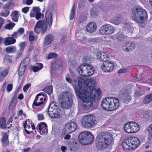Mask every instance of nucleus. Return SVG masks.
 <instances>
[{
    "label": "nucleus",
    "mask_w": 152,
    "mask_h": 152,
    "mask_svg": "<svg viewBox=\"0 0 152 152\" xmlns=\"http://www.w3.org/2000/svg\"><path fill=\"white\" fill-rule=\"evenodd\" d=\"M33 34V31H31L29 35L28 39L31 43H32L33 42L37 40V36L36 35L34 36L33 35H32Z\"/></svg>",
    "instance_id": "f704fd0d"
},
{
    "label": "nucleus",
    "mask_w": 152,
    "mask_h": 152,
    "mask_svg": "<svg viewBox=\"0 0 152 152\" xmlns=\"http://www.w3.org/2000/svg\"><path fill=\"white\" fill-rule=\"evenodd\" d=\"M67 147L70 150L74 151L77 148V143L75 141H69L68 142Z\"/></svg>",
    "instance_id": "412c9836"
},
{
    "label": "nucleus",
    "mask_w": 152,
    "mask_h": 152,
    "mask_svg": "<svg viewBox=\"0 0 152 152\" xmlns=\"http://www.w3.org/2000/svg\"><path fill=\"white\" fill-rule=\"evenodd\" d=\"M152 101V94L147 95L144 98L143 103L144 104H148Z\"/></svg>",
    "instance_id": "72a5a7b5"
},
{
    "label": "nucleus",
    "mask_w": 152,
    "mask_h": 152,
    "mask_svg": "<svg viewBox=\"0 0 152 152\" xmlns=\"http://www.w3.org/2000/svg\"><path fill=\"white\" fill-rule=\"evenodd\" d=\"M127 69L125 68L121 69L118 71V73L121 74L123 73H125L127 72Z\"/></svg>",
    "instance_id": "13d9d810"
},
{
    "label": "nucleus",
    "mask_w": 152,
    "mask_h": 152,
    "mask_svg": "<svg viewBox=\"0 0 152 152\" xmlns=\"http://www.w3.org/2000/svg\"><path fill=\"white\" fill-rule=\"evenodd\" d=\"M97 25L94 22H91L88 23L86 27V30L87 32L91 33L94 32L97 28Z\"/></svg>",
    "instance_id": "f3484780"
},
{
    "label": "nucleus",
    "mask_w": 152,
    "mask_h": 152,
    "mask_svg": "<svg viewBox=\"0 0 152 152\" xmlns=\"http://www.w3.org/2000/svg\"><path fill=\"white\" fill-rule=\"evenodd\" d=\"M115 37L117 40L121 41L126 38V36L122 33L119 32L115 35Z\"/></svg>",
    "instance_id": "c85d7f7f"
},
{
    "label": "nucleus",
    "mask_w": 152,
    "mask_h": 152,
    "mask_svg": "<svg viewBox=\"0 0 152 152\" xmlns=\"http://www.w3.org/2000/svg\"><path fill=\"white\" fill-rule=\"evenodd\" d=\"M58 100L61 107L63 109H68L72 105V100L69 94L67 92H61L59 95Z\"/></svg>",
    "instance_id": "39448f33"
},
{
    "label": "nucleus",
    "mask_w": 152,
    "mask_h": 152,
    "mask_svg": "<svg viewBox=\"0 0 152 152\" xmlns=\"http://www.w3.org/2000/svg\"><path fill=\"white\" fill-rule=\"evenodd\" d=\"M29 8L28 7H25L22 9V11L23 13H26L28 11Z\"/></svg>",
    "instance_id": "680f3d73"
},
{
    "label": "nucleus",
    "mask_w": 152,
    "mask_h": 152,
    "mask_svg": "<svg viewBox=\"0 0 152 152\" xmlns=\"http://www.w3.org/2000/svg\"><path fill=\"white\" fill-rule=\"evenodd\" d=\"M69 73L67 74L66 76V79L67 82L71 83L72 82V80L69 77Z\"/></svg>",
    "instance_id": "5fc2aeb1"
},
{
    "label": "nucleus",
    "mask_w": 152,
    "mask_h": 152,
    "mask_svg": "<svg viewBox=\"0 0 152 152\" xmlns=\"http://www.w3.org/2000/svg\"><path fill=\"white\" fill-rule=\"evenodd\" d=\"M111 108L112 110H116L120 105L119 101L117 98L115 97H110Z\"/></svg>",
    "instance_id": "2eb2a0df"
},
{
    "label": "nucleus",
    "mask_w": 152,
    "mask_h": 152,
    "mask_svg": "<svg viewBox=\"0 0 152 152\" xmlns=\"http://www.w3.org/2000/svg\"><path fill=\"white\" fill-rule=\"evenodd\" d=\"M85 67L86 69L85 72L87 73V75H88V76H91L94 74V69L91 65H90L89 64L88 65H81L80 66L78 67L77 70L78 73L81 76V77H82L83 78L84 77H86L87 79L91 80L92 82L91 84L92 83H93L95 85L94 83H93V82L92 81L91 79H88L87 77L85 76L84 77L83 75L82 76V74L83 72L84 71L83 69Z\"/></svg>",
    "instance_id": "6e6552de"
},
{
    "label": "nucleus",
    "mask_w": 152,
    "mask_h": 152,
    "mask_svg": "<svg viewBox=\"0 0 152 152\" xmlns=\"http://www.w3.org/2000/svg\"><path fill=\"white\" fill-rule=\"evenodd\" d=\"M121 99L123 102L128 103L132 99L130 93L127 92V91H126V92L124 91L121 95Z\"/></svg>",
    "instance_id": "a211bd4d"
},
{
    "label": "nucleus",
    "mask_w": 152,
    "mask_h": 152,
    "mask_svg": "<svg viewBox=\"0 0 152 152\" xmlns=\"http://www.w3.org/2000/svg\"><path fill=\"white\" fill-rule=\"evenodd\" d=\"M16 50V48L15 46H10L5 48V51L7 53H13Z\"/></svg>",
    "instance_id": "473e14b6"
},
{
    "label": "nucleus",
    "mask_w": 152,
    "mask_h": 152,
    "mask_svg": "<svg viewBox=\"0 0 152 152\" xmlns=\"http://www.w3.org/2000/svg\"><path fill=\"white\" fill-rule=\"evenodd\" d=\"M4 60V61H6L9 63H11L12 61V56L8 55H6L5 56Z\"/></svg>",
    "instance_id": "79ce46f5"
},
{
    "label": "nucleus",
    "mask_w": 152,
    "mask_h": 152,
    "mask_svg": "<svg viewBox=\"0 0 152 152\" xmlns=\"http://www.w3.org/2000/svg\"><path fill=\"white\" fill-rule=\"evenodd\" d=\"M80 143L84 145L91 144L93 141V136L89 132H84L80 133L78 137Z\"/></svg>",
    "instance_id": "0eeeda50"
},
{
    "label": "nucleus",
    "mask_w": 152,
    "mask_h": 152,
    "mask_svg": "<svg viewBox=\"0 0 152 152\" xmlns=\"http://www.w3.org/2000/svg\"><path fill=\"white\" fill-rule=\"evenodd\" d=\"M133 124V121H131L126 124L124 126V129L127 133H133L132 131L133 130L132 126L133 125H131V124Z\"/></svg>",
    "instance_id": "b1692460"
},
{
    "label": "nucleus",
    "mask_w": 152,
    "mask_h": 152,
    "mask_svg": "<svg viewBox=\"0 0 152 152\" xmlns=\"http://www.w3.org/2000/svg\"><path fill=\"white\" fill-rule=\"evenodd\" d=\"M13 86L12 84H9L7 87V90L8 92H10L12 90Z\"/></svg>",
    "instance_id": "4d7b16f0"
},
{
    "label": "nucleus",
    "mask_w": 152,
    "mask_h": 152,
    "mask_svg": "<svg viewBox=\"0 0 152 152\" xmlns=\"http://www.w3.org/2000/svg\"><path fill=\"white\" fill-rule=\"evenodd\" d=\"M26 42H22L19 45V46L20 47V49L19 50L17 54V58H18L20 57L23 51L25 46H26Z\"/></svg>",
    "instance_id": "a878e982"
},
{
    "label": "nucleus",
    "mask_w": 152,
    "mask_h": 152,
    "mask_svg": "<svg viewBox=\"0 0 152 152\" xmlns=\"http://www.w3.org/2000/svg\"><path fill=\"white\" fill-rule=\"evenodd\" d=\"M133 137H129L123 141L121 145L124 149L132 150L133 149Z\"/></svg>",
    "instance_id": "9b49d317"
},
{
    "label": "nucleus",
    "mask_w": 152,
    "mask_h": 152,
    "mask_svg": "<svg viewBox=\"0 0 152 152\" xmlns=\"http://www.w3.org/2000/svg\"><path fill=\"white\" fill-rule=\"evenodd\" d=\"M148 130L149 133L152 135V124L148 127Z\"/></svg>",
    "instance_id": "774afa93"
},
{
    "label": "nucleus",
    "mask_w": 152,
    "mask_h": 152,
    "mask_svg": "<svg viewBox=\"0 0 152 152\" xmlns=\"http://www.w3.org/2000/svg\"><path fill=\"white\" fill-rule=\"evenodd\" d=\"M91 15L92 16H95L97 15V12L96 8H93L91 11Z\"/></svg>",
    "instance_id": "3c124183"
},
{
    "label": "nucleus",
    "mask_w": 152,
    "mask_h": 152,
    "mask_svg": "<svg viewBox=\"0 0 152 152\" xmlns=\"http://www.w3.org/2000/svg\"><path fill=\"white\" fill-rule=\"evenodd\" d=\"M10 13L9 11L5 10L4 11L1 12L0 13V15L3 17H7L9 15Z\"/></svg>",
    "instance_id": "09e8293b"
},
{
    "label": "nucleus",
    "mask_w": 152,
    "mask_h": 152,
    "mask_svg": "<svg viewBox=\"0 0 152 152\" xmlns=\"http://www.w3.org/2000/svg\"><path fill=\"white\" fill-rule=\"evenodd\" d=\"M42 91L48 94H50L53 91V88L51 86H48L44 88Z\"/></svg>",
    "instance_id": "4c0bfd02"
},
{
    "label": "nucleus",
    "mask_w": 152,
    "mask_h": 152,
    "mask_svg": "<svg viewBox=\"0 0 152 152\" xmlns=\"http://www.w3.org/2000/svg\"><path fill=\"white\" fill-rule=\"evenodd\" d=\"M17 32L19 36H20L23 34L24 32V29L23 28H19Z\"/></svg>",
    "instance_id": "864d4df0"
},
{
    "label": "nucleus",
    "mask_w": 152,
    "mask_h": 152,
    "mask_svg": "<svg viewBox=\"0 0 152 152\" xmlns=\"http://www.w3.org/2000/svg\"><path fill=\"white\" fill-rule=\"evenodd\" d=\"M1 141L3 145L4 146H7L8 145L9 143L8 135L6 133H4L3 134Z\"/></svg>",
    "instance_id": "bb28decb"
},
{
    "label": "nucleus",
    "mask_w": 152,
    "mask_h": 152,
    "mask_svg": "<svg viewBox=\"0 0 152 152\" xmlns=\"http://www.w3.org/2000/svg\"><path fill=\"white\" fill-rule=\"evenodd\" d=\"M54 110H56V112L55 113L56 115H57V114H58V115L60 114L59 115H58L57 117H56V118H60L62 116V113L61 110V107L55 109H54Z\"/></svg>",
    "instance_id": "c03bdc74"
},
{
    "label": "nucleus",
    "mask_w": 152,
    "mask_h": 152,
    "mask_svg": "<svg viewBox=\"0 0 152 152\" xmlns=\"http://www.w3.org/2000/svg\"><path fill=\"white\" fill-rule=\"evenodd\" d=\"M77 124L74 122H71L67 124L65 128L68 130V132L71 133L75 131L77 128Z\"/></svg>",
    "instance_id": "6ab92c4d"
},
{
    "label": "nucleus",
    "mask_w": 152,
    "mask_h": 152,
    "mask_svg": "<svg viewBox=\"0 0 152 152\" xmlns=\"http://www.w3.org/2000/svg\"><path fill=\"white\" fill-rule=\"evenodd\" d=\"M44 95L39 93L36 96L32 104V106H40L45 102L46 98H44Z\"/></svg>",
    "instance_id": "9d476101"
},
{
    "label": "nucleus",
    "mask_w": 152,
    "mask_h": 152,
    "mask_svg": "<svg viewBox=\"0 0 152 152\" xmlns=\"http://www.w3.org/2000/svg\"><path fill=\"white\" fill-rule=\"evenodd\" d=\"M119 85V81L117 80H113L111 82V87H113L117 86Z\"/></svg>",
    "instance_id": "de8ad7c7"
},
{
    "label": "nucleus",
    "mask_w": 152,
    "mask_h": 152,
    "mask_svg": "<svg viewBox=\"0 0 152 152\" xmlns=\"http://www.w3.org/2000/svg\"><path fill=\"white\" fill-rule=\"evenodd\" d=\"M6 127V118L4 117L0 118V128L5 129Z\"/></svg>",
    "instance_id": "2f4dec72"
},
{
    "label": "nucleus",
    "mask_w": 152,
    "mask_h": 152,
    "mask_svg": "<svg viewBox=\"0 0 152 152\" xmlns=\"http://www.w3.org/2000/svg\"><path fill=\"white\" fill-rule=\"evenodd\" d=\"M139 129V125L134 122V133L137 132Z\"/></svg>",
    "instance_id": "8fccbe9b"
},
{
    "label": "nucleus",
    "mask_w": 152,
    "mask_h": 152,
    "mask_svg": "<svg viewBox=\"0 0 152 152\" xmlns=\"http://www.w3.org/2000/svg\"><path fill=\"white\" fill-rule=\"evenodd\" d=\"M49 107L52 108V109H55L60 108V106L58 104L55 102H52L49 105Z\"/></svg>",
    "instance_id": "ea45409f"
},
{
    "label": "nucleus",
    "mask_w": 152,
    "mask_h": 152,
    "mask_svg": "<svg viewBox=\"0 0 152 152\" xmlns=\"http://www.w3.org/2000/svg\"><path fill=\"white\" fill-rule=\"evenodd\" d=\"M38 129L40 134L42 135L47 134L48 129L47 124L44 122H41L38 124Z\"/></svg>",
    "instance_id": "dca6fc26"
},
{
    "label": "nucleus",
    "mask_w": 152,
    "mask_h": 152,
    "mask_svg": "<svg viewBox=\"0 0 152 152\" xmlns=\"http://www.w3.org/2000/svg\"><path fill=\"white\" fill-rule=\"evenodd\" d=\"M38 119L39 120H43L44 119V117L43 115L42 114H39L37 115Z\"/></svg>",
    "instance_id": "e2e57ef3"
},
{
    "label": "nucleus",
    "mask_w": 152,
    "mask_h": 152,
    "mask_svg": "<svg viewBox=\"0 0 152 152\" xmlns=\"http://www.w3.org/2000/svg\"><path fill=\"white\" fill-rule=\"evenodd\" d=\"M140 142L138 139L136 137H134V150L139 146Z\"/></svg>",
    "instance_id": "e433bc0d"
},
{
    "label": "nucleus",
    "mask_w": 152,
    "mask_h": 152,
    "mask_svg": "<svg viewBox=\"0 0 152 152\" xmlns=\"http://www.w3.org/2000/svg\"><path fill=\"white\" fill-rule=\"evenodd\" d=\"M113 27L110 24H105L99 28V34L102 35H109L114 32Z\"/></svg>",
    "instance_id": "1a4fd4ad"
},
{
    "label": "nucleus",
    "mask_w": 152,
    "mask_h": 152,
    "mask_svg": "<svg viewBox=\"0 0 152 152\" xmlns=\"http://www.w3.org/2000/svg\"><path fill=\"white\" fill-rule=\"evenodd\" d=\"M110 97L104 99L101 102V106L102 108L107 111H112L111 108Z\"/></svg>",
    "instance_id": "4468645a"
},
{
    "label": "nucleus",
    "mask_w": 152,
    "mask_h": 152,
    "mask_svg": "<svg viewBox=\"0 0 152 152\" xmlns=\"http://www.w3.org/2000/svg\"><path fill=\"white\" fill-rule=\"evenodd\" d=\"M47 12V11H46L45 12V15ZM45 17L43 20H39L36 23L34 28V30L36 34H39L41 31L42 34L43 35L47 30L48 22V26L50 27L51 26L53 21L52 13H50L48 19L46 15Z\"/></svg>",
    "instance_id": "7ed1b4c3"
},
{
    "label": "nucleus",
    "mask_w": 152,
    "mask_h": 152,
    "mask_svg": "<svg viewBox=\"0 0 152 152\" xmlns=\"http://www.w3.org/2000/svg\"><path fill=\"white\" fill-rule=\"evenodd\" d=\"M143 93L142 91H136L135 94V97L137 98H139L143 95Z\"/></svg>",
    "instance_id": "49530a36"
},
{
    "label": "nucleus",
    "mask_w": 152,
    "mask_h": 152,
    "mask_svg": "<svg viewBox=\"0 0 152 152\" xmlns=\"http://www.w3.org/2000/svg\"><path fill=\"white\" fill-rule=\"evenodd\" d=\"M23 1L26 2L27 5H31L33 2V0H23Z\"/></svg>",
    "instance_id": "052dcab7"
},
{
    "label": "nucleus",
    "mask_w": 152,
    "mask_h": 152,
    "mask_svg": "<svg viewBox=\"0 0 152 152\" xmlns=\"http://www.w3.org/2000/svg\"><path fill=\"white\" fill-rule=\"evenodd\" d=\"M31 86V84L28 83L26 85L23 87V91L24 92L26 91Z\"/></svg>",
    "instance_id": "6e6d98bb"
},
{
    "label": "nucleus",
    "mask_w": 152,
    "mask_h": 152,
    "mask_svg": "<svg viewBox=\"0 0 152 152\" xmlns=\"http://www.w3.org/2000/svg\"><path fill=\"white\" fill-rule=\"evenodd\" d=\"M133 48L132 46H129L126 48L124 50V51L126 52H128L132 51Z\"/></svg>",
    "instance_id": "bf43d9fd"
},
{
    "label": "nucleus",
    "mask_w": 152,
    "mask_h": 152,
    "mask_svg": "<svg viewBox=\"0 0 152 152\" xmlns=\"http://www.w3.org/2000/svg\"><path fill=\"white\" fill-rule=\"evenodd\" d=\"M91 80L86 77H79L78 85L75 88V92L83 102L82 107L84 110L90 108L93 105V102L97 101L101 97L100 89H96L95 85Z\"/></svg>",
    "instance_id": "f257e3e1"
},
{
    "label": "nucleus",
    "mask_w": 152,
    "mask_h": 152,
    "mask_svg": "<svg viewBox=\"0 0 152 152\" xmlns=\"http://www.w3.org/2000/svg\"><path fill=\"white\" fill-rule=\"evenodd\" d=\"M58 56L57 54L55 53H50L48 55L47 58L48 59H50L52 58H56Z\"/></svg>",
    "instance_id": "a18cd8bd"
},
{
    "label": "nucleus",
    "mask_w": 152,
    "mask_h": 152,
    "mask_svg": "<svg viewBox=\"0 0 152 152\" xmlns=\"http://www.w3.org/2000/svg\"><path fill=\"white\" fill-rule=\"evenodd\" d=\"M4 20L2 18L0 17V29L4 22Z\"/></svg>",
    "instance_id": "338daca9"
},
{
    "label": "nucleus",
    "mask_w": 152,
    "mask_h": 152,
    "mask_svg": "<svg viewBox=\"0 0 152 152\" xmlns=\"http://www.w3.org/2000/svg\"><path fill=\"white\" fill-rule=\"evenodd\" d=\"M148 19L146 11L140 7L134 9V20L137 23H143Z\"/></svg>",
    "instance_id": "20e7f679"
},
{
    "label": "nucleus",
    "mask_w": 152,
    "mask_h": 152,
    "mask_svg": "<svg viewBox=\"0 0 152 152\" xmlns=\"http://www.w3.org/2000/svg\"><path fill=\"white\" fill-rule=\"evenodd\" d=\"M13 6V4L10 2H9L4 5L3 9L4 10H10L12 8V7Z\"/></svg>",
    "instance_id": "58836bf2"
},
{
    "label": "nucleus",
    "mask_w": 152,
    "mask_h": 152,
    "mask_svg": "<svg viewBox=\"0 0 152 152\" xmlns=\"http://www.w3.org/2000/svg\"><path fill=\"white\" fill-rule=\"evenodd\" d=\"M56 112V110L48 107L47 113L48 115L51 118H56V117H57L58 115H59V114L56 115L55 113Z\"/></svg>",
    "instance_id": "4be33fe9"
},
{
    "label": "nucleus",
    "mask_w": 152,
    "mask_h": 152,
    "mask_svg": "<svg viewBox=\"0 0 152 152\" xmlns=\"http://www.w3.org/2000/svg\"><path fill=\"white\" fill-rule=\"evenodd\" d=\"M143 77L141 75H137L136 79L137 80H141L143 79Z\"/></svg>",
    "instance_id": "69168bd1"
},
{
    "label": "nucleus",
    "mask_w": 152,
    "mask_h": 152,
    "mask_svg": "<svg viewBox=\"0 0 152 152\" xmlns=\"http://www.w3.org/2000/svg\"><path fill=\"white\" fill-rule=\"evenodd\" d=\"M15 24L13 23H9L7 24L5 26V28L7 29H10L11 28H12L14 27Z\"/></svg>",
    "instance_id": "603ef678"
},
{
    "label": "nucleus",
    "mask_w": 152,
    "mask_h": 152,
    "mask_svg": "<svg viewBox=\"0 0 152 152\" xmlns=\"http://www.w3.org/2000/svg\"><path fill=\"white\" fill-rule=\"evenodd\" d=\"M39 11H40V9L39 8V7H34L31 11L29 14L30 17L31 18H34L36 16V13Z\"/></svg>",
    "instance_id": "cd10ccee"
},
{
    "label": "nucleus",
    "mask_w": 152,
    "mask_h": 152,
    "mask_svg": "<svg viewBox=\"0 0 152 152\" xmlns=\"http://www.w3.org/2000/svg\"><path fill=\"white\" fill-rule=\"evenodd\" d=\"M54 40V37L52 34H49L47 35L45 38L44 45L47 46L50 45Z\"/></svg>",
    "instance_id": "aec40b11"
},
{
    "label": "nucleus",
    "mask_w": 152,
    "mask_h": 152,
    "mask_svg": "<svg viewBox=\"0 0 152 152\" xmlns=\"http://www.w3.org/2000/svg\"><path fill=\"white\" fill-rule=\"evenodd\" d=\"M40 11L37 12L36 14L35 18L37 20L43 19L44 17V14L41 13Z\"/></svg>",
    "instance_id": "a19ab883"
},
{
    "label": "nucleus",
    "mask_w": 152,
    "mask_h": 152,
    "mask_svg": "<svg viewBox=\"0 0 152 152\" xmlns=\"http://www.w3.org/2000/svg\"><path fill=\"white\" fill-rule=\"evenodd\" d=\"M40 65V68H38L37 66H34L32 67V70L34 72H36L38 71L39 70L42 69L43 67V64H39Z\"/></svg>",
    "instance_id": "37998d69"
},
{
    "label": "nucleus",
    "mask_w": 152,
    "mask_h": 152,
    "mask_svg": "<svg viewBox=\"0 0 152 152\" xmlns=\"http://www.w3.org/2000/svg\"><path fill=\"white\" fill-rule=\"evenodd\" d=\"M16 42L15 39L13 37H8L5 38L4 44L5 45H9L15 43Z\"/></svg>",
    "instance_id": "393cba45"
},
{
    "label": "nucleus",
    "mask_w": 152,
    "mask_h": 152,
    "mask_svg": "<svg viewBox=\"0 0 152 152\" xmlns=\"http://www.w3.org/2000/svg\"><path fill=\"white\" fill-rule=\"evenodd\" d=\"M107 58V55L105 53L100 52L97 53V58L101 61H105Z\"/></svg>",
    "instance_id": "5701e85b"
},
{
    "label": "nucleus",
    "mask_w": 152,
    "mask_h": 152,
    "mask_svg": "<svg viewBox=\"0 0 152 152\" xmlns=\"http://www.w3.org/2000/svg\"><path fill=\"white\" fill-rule=\"evenodd\" d=\"M75 4H74L71 10L70 13L69 15V19L70 20H72L74 18L75 15Z\"/></svg>",
    "instance_id": "c9c22d12"
},
{
    "label": "nucleus",
    "mask_w": 152,
    "mask_h": 152,
    "mask_svg": "<svg viewBox=\"0 0 152 152\" xmlns=\"http://www.w3.org/2000/svg\"><path fill=\"white\" fill-rule=\"evenodd\" d=\"M112 140L113 135L111 134L108 132H100L96 137V146L99 149H104L110 145Z\"/></svg>",
    "instance_id": "f03ea898"
},
{
    "label": "nucleus",
    "mask_w": 152,
    "mask_h": 152,
    "mask_svg": "<svg viewBox=\"0 0 152 152\" xmlns=\"http://www.w3.org/2000/svg\"><path fill=\"white\" fill-rule=\"evenodd\" d=\"M11 16L12 20L15 22H17L18 21V19L19 17L18 12L17 11H13L12 13Z\"/></svg>",
    "instance_id": "c756f323"
},
{
    "label": "nucleus",
    "mask_w": 152,
    "mask_h": 152,
    "mask_svg": "<svg viewBox=\"0 0 152 152\" xmlns=\"http://www.w3.org/2000/svg\"><path fill=\"white\" fill-rule=\"evenodd\" d=\"M18 36H19L18 34L17 31L14 32L13 34L11 35V36L12 37H13L14 38H17Z\"/></svg>",
    "instance_id": "0e129e2a"
},
{
    "label": "nucleus",
    "mask_w": 152,
    "mask_h": 152,
    "mask_svg": "<svg viewBox=\"0 0 152 152\" xmlns=\"http://www.w3.org/2000/svg\"><path fill=\"white\" fill-rule=\"evenodd\" d=\"M96 121L95 115L93 114H87L83 116L81 122L84 128L89 129L93 127L96 124Z\"/></svg>",
    "instance_id": "423d86ee"
},
{
    "label": "nucleus",
    "mask_w": 152,
    "mask_h": 152,
    "mask_svg": "<svg viewBox=\"0 0 152 152\" xmlns=\"http://www.w3.org/2000/svg\"><path fill=\"white\" fill-rule=\"evenodd\" d=\"M29 59L27 57L21 62L20 65L18 70V75L19 77L23 75L25 72V70L29 62Z\"/></svg>",
    "instance_id": "f8f14e48"
},
{
    "label": "nucleus",
    "mask_w": 152,
    "mask_h": 152,
    "mask_svg": "<svg viewBox=\"0 0 152 152\" xmlns=\"http://www.w3.org/2000/svg\"><path fill=\"white\" fill-rule=\"evenodd\" d=\"M7 70L2 67H0V79L4 78L8 73Z\"/></svg>",
    "instance_id": "7c9ffc66"
},
{
    "label": "nucleus",
    "mask_w": 152,
    "mask_h": 152,
    "mask_svg": "<svg viewBox=\"0 0 152 152\" xmlns=\"http://www.w3.org/2000/svg\"><path fill=\"white\" fill-rule=\"evenodd\" d=\"M101 68L104 72H110L112 71L114 68V64L112 61L107 60L102 63Z\"/></svg>",
    "instance_id": "ddd939ff"
}]
</instances>
